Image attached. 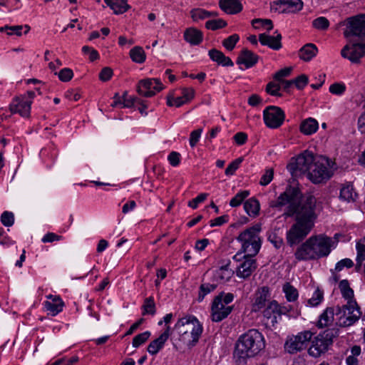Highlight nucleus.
<instances>
[{
	"label": "nucleus",
	"instance_id": "47",
	"mask_svg": "<svg viewBox=\"0 0 365 365\" xmlns=\"http://www.w3.org/2000/svg\"><path fill=\"white\" fill-rule=\"evenodd\" d=\"M55 74L58 75L59 79L63 82L71 81L73 76V71L68 68H63L58 73L55 72Z\"/></svg>",
	"mask_w": 365,
	"mask_h": 365
},
{
	"label": "nucleus",
	"instance_id": "30",
	"mask_svg": "<svg viewBox=\"0 0 365 365\" xmlns=\"http://www.w3.org/2000/svg\"><path fill=\"white\" fill-rule=\"evenodd\" d=\"M209 56L212 61H216L217 63L224 66H233V62L232 60L229 57L225 56L224 53L220 51L217 49H211L209 51Z\"/></svg>",
	"mask_w": 365,
	"mask_h": 365
},
{
	"label": "nucleus",
	"instance_id": "41",
	"mask_svg": "<svg viewBox=\"0 0 365 365\" xmlns=\"http://www.w3.org/2000/svg\"><path fill=\"white\" fill-rule=\"evenodd\" d=\"M216 287L217 286L215 284L209 283L201 284L199 289L197 301L202 302L207 294L210 293L216 289Z\"/></svg>",
	"mask_w": 365,
	"mask_h": 365
},
{
	"label": "nucleus",
	"instance_id": "3",
	"mask_svg": "<svg viewBox=\"0 0 365 365\" xmlns=\"http://www.w3.org/2000/svg\"><path fill=\"white\" fill-rule=\"evenodd\" d=\"M331 238L322 235L309 237L296 251L299 260H309L327 256L331 247Z\"/></svg>",
	"mask_w": 365,
	"mask_h": 365
},
{
	"label": "nucleus",
	"instance_id": "14",
	"mask_svg": "<svg viewBox=\"0 0 365 365\" xmlns=\"http://www.w3.org/2000/svg\"><path fill=\"white\" fill-rule=\"evenodd\" d=\"M232 306H227L222 302V294L215 297L211 307L212 320L219 322L227 318L232 311Z\"/></svg>",
	"mask_w": 365,
	"mask_h": 365
},
{
	"label": "nucleus",
	"instance_id": "56",
	"mask_svg": "<svg viewBox=\"0 0 365 365\" xmlns=\"http://www.w3.org/2000/svg\"><path fill=\"white\" fill-rule=\"evenodd\" d=\"M271 9L279 14L287 13V9H285L284 0H279L274 2L271 5Z\"/></svg>",
	"mask_w": 365,
	"mask_h": 365
},
{
	"label": "nucleus",
	"instance_id": "53",
	"mask_svg": "<svg viewBox=\"0 0 365 365\" xmlns=\"http://www.w3.org/2000/svg\"><path fill=\"white\" fill-rule=\"evenodd\" d=\"M274 170L273 168H269L265 170V173L262 175L259 184L262 186L267 185L273 179Z\"/></svg>",
	"mask_w": 365,
	"mask_h": 365
},
{
	"label": "nucleus",
	"instance_id": "63",
	"mask_svg": "<svg viewBox=\"0 0 365 365\" xmlns=\"http://www.w3.org/2000/svg\"><path fill=\"white\" fill-rule=\"evenodd\" d=\"M201 133H202V129H197V130H193L190 133V145L191 147L195 146L197 143L199 141Z\"/></svg>",
	"mask_w": 365,
	"mask_h": 365
},
{
	"label": "nucleus",
	"instance_id": "61",
	"mask_svg": "<svg viewBox=\"0 0 365 365\" xmlns=\"http://www.w3.org/2000/svg\"><path fill=\"white\" fill-rule=\"evenodd\" d=\"M207 197V193H202L199 195L197 197L194 198L191 201L188 202V206L190 207L195 209L197 208L199 203L204 202Z\"/></svg>",
	"mask_w": 365,
	"mask_h": 365
},
{
	"label": "nucleus",
	"instance_id": "26",
	"mask_svg": "<svg viewBox=\"0 0 365 365\" xmlns=\"http://www.w3.org/2000/svg\"><path fill=\"white\" fill-rule=\"evenodd\" d=\"M278 303L275 300L269 302L267 307H264L263 311V316L268 320H270V323L274 326L277 322L278 312H277Z\"/></svg>",
	"mask_w": 365,
	"mask_h": 365
},
{
	"label": "nucleus",
	"instance_id": "28",
	"mask_svg": "<svg viewBox=\"0 0 365 365\" xmlns=\"http://www.w3.org/2000/svg\"><path fill=\"white\" fill-rule=\"evenodd\" d=\"M318 52L317 47L314 43H307L299 51V57L304 61H309Z\"/></svg>",
	"mask_w": 365,
	"mask_h": 365
},
{
	"label": "nucleus",
	"instance_id": "57",
	"mask_svg": "<svg viewBox=\"0 0 365 365\" xmlns=\"http://www.w3.org/2000/svg\"><path fill=\"white\" fill-rule=\"evenodd\" d=\"M346 90L344 84L335 83L330 86L329 92L335 95H341Z\"/></svg>",
	"mask_w": 365,
	"mask_h": 365
},
{
	"label": "nucleus",
	"instance_id": "18",
	"mask_svg": "<svg viewBox=\"0 0 365 365\" xmlns=\"http://www.w3.org/2000/svg\"><path fill=\"white\" fill-rule=\"evenodd\" d=\"M342 57L348 58L353 63H356L364 56V52L360 43H353L352 45H346L341 50Z\"/></svg>",
	"mask_w": 365,
	"mask_h": 365
},
{
	"label": "nucleus",
	"instance_id": "39",
	"mask_svg": "<svg viewBox=\"0 0 365 365\" xmlns=\"http://www.w3.org/2000/svg\"><path fill=\"white\" fill-rule=\"evenodd\" d=\"M284 4L287 13H296L303 8V2L301 0H284Z\"/></svg>",
	"mask_w": 365,
	"mask_h": 365
},
{
	"label": "nucleus",
	"instance_id": "25",
	"mask_svg": "<svg viewBox=\"0 0 365 365\" xmlns=\"http://www.w3.org/2000/svg\"><path fill=\"white\" fill-rule=\"evenodd\" d=\"M202 38V33L196 28H188L184 32V39L191 45H199Z\"/></svg>",
	"mask_w": 365,
	"mask_h": 365
},
{
	"label": "nucleus",
	"instance_id": "31",
	"mask_svg": "<svg viewBox=\"0 0 365 365\" xmlns=\"http://www.w3.org/2000/svg\"><path fill=\"white\" fill-rule=\"evenodd\" d=\"M259 202L254 197L250 198L244 203L245 212L250 216L255 217L259 215Z\"/></svg>",
	"mask_w": 365,
	"mask_h": 365
},
{
	"label": "nucleus",
	"instance_id": "12",
	"mask_svg": "<svg viewBox=\"0 0 365 365\" xmlns=\"http://www.w3.org/2000/svg\"><path fill=\"white\" fill-rule=\"evenodd\" d=\"M317 157L312 152L306 150L299 155L295 158L294 163H291L288 165V168L293 174H296L297 171H299L302 173H306L308 175L312 168L314 167Z\"/></svg>",
	"mask_w": 365,
	"mask_h": 365
},
{
	"label": "nucleus",
	"instance_id": "8",
	"mask_svg": "<svg viewBox=\"0 0 365 365\" xmlns=\"http://www.w3.org/2000/svg\"><path fill=\"white\" fill-rule=\"evenodd\" d=\"M260 230V225H256L240 234L237 240L242 243V250L244 253L256 255L259 252L261 247V240L259 237Z\"/></svg>",
	"mask_w": 365,
	"mask_h": 365
},
{
	"label": "nucleus",
	"instance_id": "43",
	"mask_svg": "<svg viewBox=\"0 0 365 365\" xmlns=\"http://www.w3.org/2000/svg\"><path fill=\"white\" fill-rule=\"evenodd\" d=\"M226 25L227 23L222 19L210 20L205 23V27L212 31L224 28Z\"/></svg>",
	"mask_w": 365,
	"mask_h": 365
},
{
	"label": "nucleus",
	"instance_id": "19",
	"mask_svg": "<svg viewBox=\"0 0 365 365\" xmlns=\"http://www.w3.org/2000/svg\"><path fill=\"white\" fill-rule=\"evenodd\" d=\"M276 36H270L267 34H260L259 35V41L263 46H267L273 50H279L282 45V35L277 31Z\"/></svg>",
	"mask_w": 365,
	"mask_h": 365
},
{
	"label": "nucleus",
	"instance_id": "35",
	"mask_svg": "<svg viewBox=\"0 0 365 365\" xmlns=\"http://www.w3.org/2000/svg\"><path fill=\"white\" fill-rule=\"evenodd\" d=\"M282 291L285 294L286 299L289 302H295L299 296L297 289L289 282H286L282 287Z\"/></svg>",
	"mask_w": 365,
	"mask_h": 365
},
{
	"label": "nucleus",
	"instance_id": "33",
	"mask_svg": "<svg viewBox=\"0 0 365 365\" xmlns=\"http://www.w3.org/2000/svg\"><path fill=\"white\" fill-rule=\"evenodd\" d=\"M318 129V122L313 118L304 120L300 125V130L305 135H311Z\"/></svg>",
	"mask_w": 365,
	"mask_h": 365
},
{
	"label": "nucleus",
	"instance_id": "37",
	"mask_svg": "<svg viewBox=\"0 0 365 365\" xmlns=\"http://www.w3.org/2000/svg\"><path fill=\"white\" fill-rule=\"evenodd\" d=\"M130 56L134 62L142 63L145 60V53L140 46H135L130 51Z\"/></svg>",
	"mask_w": 365,
	"mask_h": 365
},
{
	"label": "nucleus",
	"instance_id": "48",
	"mask_svg": "<svg viewBox=\"0 0 365 365\" xmlns=\"http://www.w3.org/2000/svg\"><path fill=\"white\" fill-rule=\"evenodd\" d=\"M239 36L237 34H233L228 38L224 39L222 45L229 51H232L237 41H239Z\"/></svg>",
	"mask_w": 365,
	"mask_h": 365
},
{
	"label": "nucleus",
	"instance_id": "32",
	"mask_svg": "<svg viewBox=\"0 0 365 365\" xmlns=\"http://www.w3.org/2000/svg\"><path fill=\"white\" fill-rule=\"evenodd\" d=\"M356 269L359 271L362 265V262L365 261V237L359 240L356 242Z\"/></svg>",
	"mask_w": 365,
	"mask_h": 365
},
{
	"label": "nucleus",
	"instance_id": "42",
	"mask_svg": "<svg viewBox=\"0 0 365 365\" xmlns=\"http://www.w3.org/2000/svg\"><path fill=\"white\" fill-rule=\"evenodd\" d=\"M249 195L250 192L247 190H243L238 192L233 198L231 199L230 205L233 207L239 206Z\"/></svg>",
	"mask_w": 365,
	"mask_h": 365
},
{
	"label": "nucleus",
	"instance_id": "58",
	"mask_svg": "<svg viewBox=\"0 0 365 365\" xmlns=\"http://www.w3.org/2000/svg\"><path fill=\"white\" fill-rule=\"evenodd\" d=\"M291 71L292 68H284L281 69L274 74V79L279 81V83L282 82V81H284L283 78L287 77L290 75Z\"/></svg>",
	"mask_w": 365,
	"mask_h": 365
},
{
	"label": "nucleus",
	"instance_id": "27",
	"mask_svg": "<svg viewBox=\"0 0 365 365\" xmlns=\"http://www.w3.org/2000/svg\"><path fill=\"white\" fill-rule=\"evenodd\" d=\"M339 197L348 202H354L357 197V193L356 192L353 185L349 182L343 184L340 189Z\"/></svg>",
	"mask_w": 365,
	"mask_h": 365
},
{
	"label": "nucleus",
	"instance_id": "1",
	"mask_svg": "<svg viewBox=\"0 0 365 365\" xmlns=\"http://www.w3.org/2000/svg\"><path fill=\"white\" fill-rule=\"evenodd\" d=\"M285 205L283 215L295 216V222L287 232V242L292 247L301 242L314 227L317 218V199L310 194L302 195L298 190L290 188L270 203L272 207Z\"/></svg>",
	"mask_w": 365,
	"mask_h": 365
},
{
	"label": "nucleus",
	"instance_id": "7",
	"mask_svg": "<svg viewBox=\"0 0 365 365\" xmlns=\"http://www.w3.org/2000/svg\"><path fill=\"white\" fill-rule=\"evenodd\" d=\"M339 335V331L336 329H328L314 337L308 353L314 358L319 357L327 352L330 346L332 345L334 339Z\"/></svg>",
	"mask_w": 365,
	"mask_h": 365
},
{
	"label": "nucleus",
	"instance_id": "10",
	"mask_svg": "<svg viewBox=\"0 0 365 365\" xmlns=\"http://www.w3.org/2000/svg\"><path fill=\"white\" fill-rule=\"evenodd\" d=\"M255 255L242 253H237L233 257V260L236 262V274L238 277L246 279L257 269V262L253 258Z\"/></svg>",
	"mask_w": 365,
	"mask_h": 365
},
{
	"label": "nucleus",
	"instance_id": "55",
	"mask_svg": "<svg viewBox=\"0 0 365 365\" xmlns=\"http://www.w3.org/2000/svg\"><path fill=\"white\" fill-rule=\"evenodd\" d=\"M354 266V262L351 259L345 258L338 262L335 267V271L340 272L344 267L351 268Z\"/></svg>",
	"mask_w": 365,
	"mask_h": 365
},
{
	"label": "nucleus",
	"instance_id": "2",
	"mask_svg": "<svg viewBox=\"0 0 365 365\" xmlns=\"http://www.w3.org/2000/svg\"><path fill=\"white\" fill-rule=\"evenodd\" d=\"M264 347L262 334L257 329H250L236 343L234 351L235 362L237 365L245 364L247 359L254 357Z\"/></svg>",
	"mask_w": 365,
	"mask_h": 365
},
{
	"label": "nucleus",
	"instance_id": "40",
	"mask_svg": "<svg viewBox=\"0 0 365 365\" xmlns=\"http://www.w3.org/2000/svg\"><path fill=\"white\" fill-rule=\"evenodd\" d=\"M252 24L256 29L264 27L267 31H270L273 29V24L270 19H255L252 21Z\"/></svg>",
	"mask_w": 365,
	"mask_h": 365
},
{
	"label": "nucleus",
	"instance_id": "34",
	"mask_svg": "<svg viewBox=\"0 0 365 365\" xmlns=\"http://www.w3.org/2000/svg\"><path fill=\"white\" fill-rule=\"evenodd\" d=\"M339 288L342 297L346 300V302L356 301L354 298V290L350 287L348 280H341L339 282Z\"/></svg>",
	"mask_w": 365,
	"mask_h": 365
},
{
	"label": "nucleus",
	"instance_id": "20",
	"mask_svg": "<svg viewBox=\"0 0 365 365\" xmlns=\"http://www.w3.org/2000/svg\"><path fill=\"white\" fill-rule=\"evenodd\" d=\"M258 56L247 48H244L237 59V64H243L247 68L255 66L258 61Z\"/></svg>",
	"mask_w": 365,
	"mask_h": 365
},
{
	"label": "nucleus",
	"instance_id": "59",
	"mask_svg": "<svg viewBox=\"0 0 365 365\" xmlns=\"http://www.w3.org/2000/svg\"><path fill=\"white\" fill-rule=\"evenodd\" d=\"M293 81L295 86L301 90L308 83V77L304 74H302L294 79Z\"/></svg>",
	"mask_w": 365,
	"mask_h": 365
},
{
	"label": "nucleus",
	"instance_id": "15",
	"mask_svg": "<svg viewBox=\"0 0 365 365\" xmlns=\"http://www.w3.org/2000/svg\"><path fill=\"white\" fill-rule=\"evenodd\" d=\"M32 101L27 100L26 96H19L14 98L9 106L11 113H19L24 118L30 116L31 106Z\"/></svg>",
	"mask_w": 365,
	"mask_h": 365
},
{
	"label": "nucleus",
	"instance_id": "4",
	"mask_svg": "<svg viewBox=\"0 0 365 365\" xmlns=\"http://www.w3.org/2000/svg\"><path fill=\"white\" fill-rule=\"evenodd\" d=\"M336 170L334 162L328 158L318 156L307 178L315 184L325 183L334 175Z\"/></svg>",
	"mask_w": 365,
	"mask_h": 365
},
{
	"label": "nucleus",
	"instance_id": "51",
	"mask_svg": "<svg viewBox=\"0 0 365 365\" xmlns=\"http://www.w3.org/2000/svg\"><path fill=\"white\" fill-rule=\"evenodd\" d=\"M242 158H238L232 161L225 169V175H232L239 168L241 163L242 162Z\"/></svg>",
	"mask_w": 365,
	"mask_h": 365
},
{
	"label": "nucleus",
	"instance_id": "5",
	"mask_svg": "<svg viewBox=\"0 0 365 365\" xmlns=\"http://www.w3.org/2000/svg\"><path fill=\"white\" fill-rule=\"evenodd\" d=\"M179 330L182 340L190 346H194L202 334V328L198 320L194 317L180 319L175 324Z\"/></svg>",
	"mask_w": 365,
	"mask_h": 365
},
{
	"label": "nucleus",
	"instance_id": "62",
	"mask_svg": "<svg viewBox=\"0 0 365 365\" xmlns=\"http://www.w3.org/2000/svg\"><path fill=\"white\" fill-rule=\"evenodd\" d=\"M123 106L125 108H130V107L133 106V105L135 103H137L138 101V98H137L128 96L126 92L124 93V94L123 96Z\"/></svg>",
	"mask_w": 365,
	"mask_h": 365
},
{
	"label": "nucleus",
	"instance_id": "46",
	"mask_svg": "<svg viewBox=\"0 0 365 365\" xmlns=\"http://www.w3.org/2000/svg\"><path fill=\"white\" fill-rule=\"evenodd\" d=\"M150 332L147 331L136 335L133 339V346L137 348L144 344L150 337Z\"/></svg>",
	"mask_w": 365,
	"mask_h": 365
},
{
	"label": "nucleus",
	"instance_id": "36",
	"mask_svg": "<svg viewBox=\"0 0 365 365\" xmlns=\"http://www.w3.org/2000/svg\"><path fill=\"white\" fill-rule=\"evenodd\" d=\"M232 274L233 272L229 268V265L226 264L216 271L215 277L222 282H225L231 278Z\"/></svg>",
	"mask_w": 365,
	"mask_h": 365
},
{
	"label": "nucleus",
	"instance_id": "11",
	"mask_svg": "<svg viewBox=\"0 0 365 365\" xmlns=\"http://www.w3.org/2000/svg\"><path fill=\"white\" fill-rule=\"evenodd\" d=\"M339 25L346 26L344 31L346 38H350L353 36H357L361 39H365V14L349 18L345 22H340Z\"/></svg>",
	"mask_w": 365,
	"mask_h": 365
},
{
	"label": "nucleus",
	"instance_id": "23",
	"mask_svg": "<svg viewBox=\"0 0 365 365\" xmlns=\"http://www.w3.org/2000/svg\"><path fill=\"white\" fill-rule=\"evenodd\" d=\"M170 336V327H167L165 331L160 336L152 341L148 346V351L152 354H156L161 349Z\"/></svg>",
	"mask_w": 365,
	"mask_h": 365
},
{
	"label": "nucleus",
	"instance_id": "45",
	"mask_svg": "<svg viewBox=\"0 0 365 365\" xmlns=\"http://www.w3.org/2000/svg\"><path fill=\"white\" fill-rule=\"evenodd\" d=\"M143 308L144 309L143 314H150L153 315L155 313V305L152 297L145 299Z\"/></svg>",
	"mask_w": 365,
	"mask_h": 365
},
{
	"label": "nucleus",
	"instance_id": "21",
	"mask_svg": "<svg viewBox=\"0 0 365 365\" xmlns=\"http://www.w3.org/2000/svg\"><path fill=\"white\" fill-rule=\"evenodd\" d=\"M336 322V306L327 307L320 315L317 326L323 328L331 325L334 321Z\"/></svg>",
	"mask_w": 365,
	"mask_h": 365
},
{
	"label": "nucleus",
	"instance_id": "50",
	"mask_svg": "<svg viewBox=\"0 0 365 365\" xmlns=\"http://www.w3.org/2000/svg\"><path fill=\"white\" fill-rule=\"evenodd\" d=\"M312 25L317 29L326 30L329 27V22L327 18L322 16L314 19Z\"/></svg>",
	"mask_w": 365,
	"mask_h": 365
},
{
	"label": "nucleus",
	"instance_id": "13",
	"mask_svg": "<svg viewBox=\"0 0 365 365\" xmlns=\"http://www.w3.org/2000/svg\"><path fill=\"white\" fill-rule=\"evenodd\" d=\"M284 111L277 106H270L263 111V119L265 125L272 129L279 128L284 120Z\"/></svg>",
	"mask_w": 365,
	"mask_h": 365
},
{
	"label": "nucleus",
	"instance_id": "52",
	"mask_svg": "<svg viewBox=\"0 0 365 365\" xmlns=\"http://www.w3.org/2000/svg\"><path fill=\"white\" fill-rule=\"evenodd\" d=\"M1 222L6 227L13 225L14 222V214L11 212L5 211L1 214Z\"/></svg>",
	"mask_w": 365,
	"mask_h": 365
},
{
	"label": "nucleus",
	"instance_id": "38",
	"mask_svg": "<svg viewBox=\"0 0 365 365\" xmlns=\"http://www.w3.org/2000/svg\"><path fill=\"white\" fill-rule=\"evenodd\" d=\"M190 16L194 21H197L211 17L212 14L202 9L197 8L190 11Z\"/></svg>",
	"mask_w": 365,
	"mask_h": 365
},
{
	"label": "nucleus",
	"instance_id": "64",
	"mask_svg": "<svg viewBox=\"0 0 365 365\" xmlns=\"http://www.w3.org/2000/svg\"><path fill=\"white\" fill-rule=\"evenodd\" d=\"M180 153L173 151L168 155V160L171 165L175 167L180 164Z\"/></svg>",
	"mask_w": 365,
	"mask_h": 365
},
{
	"label": "nucleus",
	"instance_id": "17",
	"mask_svg": "<svg viewBox=\"0 0 365 365\" xmlns=\"http://www.w3.org/2000/svg\"><path fill=\"white\" fill-rule=\"evenodd\" d=\"M270 298L269 288L264 286L257 289L255 292L254 297V302L252 305V310L253 312H259L262 308L266 307L267 302Z\"/></svg>",
	"mask_w": 365,
	"mask_h": 365
},
{
	"label": "nucleus",
	"instance_id": "60",
	"mask_svg": "<svg viewBox=\"0 0 365 365\" xmlns=\"http://www.w3.org/2000/svg\"><path fill=\"white\" fill-rule=\"evenodd\" d=\"M113 76V70L110 67L103 68L99 73V78L102 81H108Z\"/></svg>",
	"mask_w": 365,
	"mask_h": 365
},
{
	"label": "nucleus",
	"instance_id": "49",
	"mask_svg": "<svg viewBox=\"0 0 365 365\" xmlns=\"http://www.w3.org/2000/svg\"><path fill=\"white\" fill-rule=\"evenodd\" d=\"M280 88V83H276L272 81L267 83L266 86V92L273 96H282V94L279 93Z\"/></svg>",
	"mask_w": 365,
	"mask_h": 365
},
{
	"label": "nucleus",
	"instance_id": "22",
	"mask_svg": "<svg viewBox=\"0 0 365 365\" xmlns=\"http://www.w3.org/2000/svg\"><path fill=\"white\" fill-rule=\"evenodd\" d=\"M47 298L50 300L45 302L44 306L46 310L49 311L53 316L56 315L63 310L64 303L58 296L50 294Z\"/></svg>",
	"mask_w": 365,
	"mask_h": 365
},
{
	"label": "nucleus",
	"instance_id": "54",
	"mask_svg": "<svg viewBox=\"0 0 365 365\" xmlns=\"http://www.w3.org/2000/svg\"><path fill=\"white\" fill-rule=\"evenodd\" d=\"M268 240L277 249H280L284 247L282 237L278 236L276 233H271L268 237Z\"/></svg>",
	"mask_w": 365,
	"mask_h": 365
},
{
	"label": "nucleus",
	"instance_id": "44",
	"mask_svg": "<svg viewBox=\"0 0 365 365\" xmlns=\"http://www.w3.org/2000/svg\"><path fill=\"white\" fill-rule=\"evenodd\" d=\"M323 298V291L317 288L314 292L312 297L308 300V304L312 307H316L322 302Z\"/></svg>",
	"mask_w": 365,
	"mask_h": 365
},
{
	"label": "nucleus",
	"instance_id": "6",
	"mask_svg": "<svg viewBox=\"0 0 365 365\" xmlns=\"http://www.w3.org/2000/svg\"><path fill=\"white\" fill-rule=\"evenodd\" d=\"M361 317V308L356 301L346 302L342 306H336V324L339 327H350Z\"/></svg>",
	"mask_w": 365,
	"mask_h": 365
},
{
	"label": "nucleus",
	"instance_id": "24",
	"mask_svg": "<svg viewBox=\"0 0 365 365\" xmlns=\"http://www.w3.org/2000/svg\"><path fill=\"white\" fill-rule=\"evenodd\" d=\"M220 8L228 14H235L242 10V4L238 0H220Z\"/></svg>",
	"mask_w": 365,
	"mask_h": 365
},
{
	"label": "nucleus",
	"instance_id": "9",
	"mask_svg": "<svg viewBox=\"0 0 365 365\" xmlns=\"http://www.w3.org/2000/svg\"><path fill=\"white\" fill-rule=\"evenodd\" d=\"M313 333L304 331L297 335L288 336L284 343V350L291 354L302 351L307 347L308 343L312 340Z\"/></svg>",
	"mask_w": 365,
	"mask_h": 365
},
{
	"label": "nucleus",
	"instance_id": "29",
	"mask_svg": "<svg viewBox=\"0 0 365 365\" xmlns=\"http://www.w3.org/2000/svg\"><path fill=\"white\" fill-rule=\"evenodd\" d=\"M115 14H123L130 9L126 0H104Z\"/></svg>",
	"mask_w": 365,
	"mask_h": 365
},
{
	"label": "nucleus",
	"instance_id": "16",
	"mask_svg": "<svg viewBox=\"0 0 365 365\" xmlns=\"http://www.w3.org/2000/svg\"><path fill=\"white\" fill-rule=\"evenodd\" d=\"M163 89V86L158 79H145L139 82L138 92L145 97H152L156 91Z\"/></svg>",
	"mask_w": 365,
	"mask_h": 365
}]
</instances>
